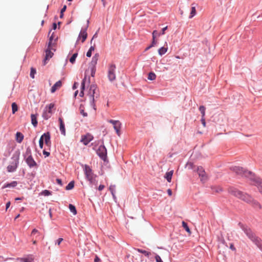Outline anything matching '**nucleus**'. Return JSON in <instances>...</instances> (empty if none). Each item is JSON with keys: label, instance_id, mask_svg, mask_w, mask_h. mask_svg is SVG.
<instances>
[{"label": "nucleus", "instance_id": "5", "mask_svg": "<svg viewBox=\"0 0 262 262\" xmlns=\"http://www.w3.org/2000/svg\"><path fill=\"white\" fill-rule=\"evenodd\" d=\"M54 107V103H50L46 105L42 114V117L45 120L49 119L53 114V109Z\"/></svg>", "mask_w": 262, "mask_h": 262}, {"label": "nucleus", "instance_id": "51", "mask_svg": "<svg viewBox=\"0 0 262 262\" xmlns=\"http://www.w3.org/2000/svg\"><path fill=\"white\" fill-rule=\"evenodd\" d=\"M95 45H94V46H92L90 48V49H89V50L90 51H91V52H92L93 51H94L95 50Z\"/></svg>", "mask_w": 262, "mask_h": 262}, {"label": "nucleus", "instance_id": "20", "mask_svg": "<svg viewBox=\"0 0 262 262\" xmlns=\"http://www.w3.org/2000/svg\"><path fill=\"white\" fill-rule=\"evenodd\" d=\"M86 81V77H84V78L82 80L81 85V91L79 94V96L81 97H83L84 96V90L85 89V82Z\"/></svg>", "mask_w": 262, "mask_h": 262}, {"label": "nucleus", "instance_id": "38", "mask_svg": "<svg viewBox=\"0 0 262 262\" xmlns=\"http://www.w3.org/2000/svg\"><path fill=\"white\" fill-rule=\"evenodd\" d=\"M77 55H78V53H74L72 55V56L70 58V62H71L72 63H74V62L75 61L76 57H77Z\"/></svg>", "mask_w": 262, "mask_h": 262}, {"label": "nucleus", "instance_id": "57", "mask_svg": "<svg viewBox=\"0 0 262 262\" xmlns=\"http://www.w3.org/2000/svg\"><path fill=\"white\" fill-rule=\"evenodd\" d=\"M257 187H258V189H259V192L262 194V185H258Z\"/></svg>", "mask_w": 262, "mask_h": 262}, {"label": "nucleus", "instance_id": "2", "mask_svg": "<svg viewBox=\"0 0 262 262\" xmlns=\"http://www.w3.org/2000/svg\"><path fill=\"white\" fill-rule=\"evenodd\" d=\"M84 173L90 184L96 187L98 184L97 176L93 173L92 169L88 165H85L84 166Z\"/></svg>", "mask_w": 262, "mask_h": 262}, {"label": "nucleus", "instance_id": "25", "mask_svg": "<svg viewBox=\"0 0 262 262\" xmlns=\"http://www.w3.org/2000/svg\"><path fill=\"white\" fill-rule=\"evenodd\" d=\"M195 14H196L195 5H194V4H192L189 18H192Z\"/></svg>", "mask_w": 262, "mask_h": 262}, {"label": "nucleus", "instance_id": "43", "mask_svg": "<svg viewBox=\"0 0 262 262\" xmlns=\"http://www.w3.org/2000/svg\"><path fill=\"white\" fill-rule=\"evenodd\" d=\"M42 193L45 195H49L51 194L50 191L49 190H45L43 191Z\"/></svg>", "mask_w": 262, "mask_h": 262}, {"label": "nucleus", "instance_id": "46", "mask_svg": "<svg viewBox=\"0 0 262 262\" xmlns=\"http://www.w3.org/2000/svg\"><path fill=\"white\" fill-rule=\"evenodd\" d=\"M80 113L83 115V117H86L88 116L87 113H85L83 110H80Z\"/></svg>", "mask_w": 262, "mask_h": 262}, {"label": "nucleus", "instance_id": "27", "mask_svg": "<svg viewBox=\"0 0 262 262\" xmlns=\"http://www.w3.org/2000/svg\"><path fill=\"white\" fill-rule=\"evenodd\" d=\"M249 203L251 204L252 205V206L254 207H255V208H257V209L261 208V205H260V204L258 202L253 200V199H252V202H251L250 203Z\"/></svg>", "mask_w": 262, "mask_h": 262}, {"label": "nucleus", "instance_id": "49", "mask_svg": "<svg viewBox=\"0 0 262 262\" xmlns=\"http://www.w3.org/2000/svg\"><path fill=\"white\" fill-rule=\"evenodd\" d=\"M95 71H96V68L93 67L92 69V73H91L92 76L93 77L94 76V74L95 73Z\"/></svg>", "mask_w": 262, "mask_h": 262}, {"label": "nucleus", "instance_id": "16", "mask_svg": "<svg viewBox=\"0 0 262 262\" xmlns=\"http://www.w3.org/2000/svg\"><path fill=\"white\" fill-rule=\"evenodd\" d=\"M62 86V82L60 80L56 82L51 89V93H54L56 90L59 89Z\"/></svg>", "mask_w": 262, "mask_h": 262}, {"label": "nucleus", "instance_id": "62", "mask_svg": "<svg viewBox=\"0 0 262 262\" xmlns=\"http://www.w3.org/2000/svg\"><path fill=\"white\" fill-rule=\"evenodd\" d=\"M99 261H100L99 258L98 256H96V257L94 259V261L95 262H99Z\"/></svg>", "mask_w": 262, "mask_h": 262}, {"label": "nucleus", "instance_id": "17", "mask_svg": "<svg viewBox=\"0 0 262 262\" xmlns=\"http://www.w3.org/2000/svg\"><path fill=\"white\" fill-rule=\"evenodd\" d=\"M43 137L44 138L45 144L47 145H49L50 143V135L49 133H45L43 134Z\"/></svg>", "mask_w": 262, "mask_h": 262}, {"label": "nucleus", "instance_id": "9", "mask_svg": "<svg viewBox=\"0 0 262 262\" xmlns=\"http://www.w3.org/2000/svg\"><path fill=\"white\" fill-rule=\"evenodd\" d=\"M97 87L95 84H92L91 85L90 87V89L88 93V95L90 96L91 101L94 103L95 99V95H96V98L98 97V94H97Z\"/></svg>", "mask_w": 262, "mask_h": 262}, {"label": "nucleus", "instance_id": "1", "mask_svg": "<svg viewBox=\"0 0 262 262\" xmlns=\"http://www.w3.org/2000/svg\"><path fill=\"white\" fill-rule=\"evenodd\" d=\"M228 191L231 195L246 203H250L252 201V198L250 195L235 187H229L228 189Z\"/></svg>", "mask_w": 262, "mask_h": 262}, {"label": "nucleus", "instance_id": "39", "mask_svg": "<svg viewBox=\"0 0 262 262\" xmlns=\"http://www.w3.org/2000/svg\"><path fill=\"white\" fill-rule=\"evenodd\" d=\"M36 73V70L33 68H31V72H30V77L32 78H34V75Z\"/></svg>", "mask_w": 262, "mask_h": 262}, {"label": "nucleus", "instance_id": "28", "mask_svg": "<svg viewBox=\"0 0 262 262\" xmlns=\"http://www.w3.org/2000/svg\"><path fill=\"white\" fill-rule=\"evenodd\" d=\"M17 185V182L16 181H13L11 183L5 184L4 186V188L15 187Z\"/></svg>", "mask_w": 262, "mask_h": 262}, {"label": "nucleus", "instance_id": "50", "mask_svg": "<svg viewBox=\"0 0 262 262\" xmlns=\"http://www.w3.org/2000/svg\"><path fill=\"white\" fill-rule=\"evenodd\" d=\"M104 187L105 186L104 185H100L98 189L99 191H101L102 189H104Z\"/></svg>", "mask_w": 262, "mask_h": 262}, {"label": "nucleus", "instance_id": "6", "mask_svg": "<svg viewBox=\"0 0 262 262\" xmlns=\"http://www.w3.org/2000/svg\"><path fill=\"white\" fill-rule=\"evenodd\" d=\"M12 159L13 161L11 162L10 165L7 166V170L10 172H13L16 169L19 163V155H13Z\"/></svg>", "mask_w": 262, "mask_h": 262}, {"label": "nucleus", "instance_id": "34", "mask_svg": "<svg viewBox=\"0 0 262 262\" xmlns=\"http://www.w3.org/2000/svg\"><path fill=\"white\" fill-rule=\"evenodd\" d=\"M205 106L202 105V106H200V107H199V110L201 112V114H202V117H205Z\"/></svg>", "mask_w": 262, "mask_h": 262}, {"label": "nucleus", "instance_id": "15", "mask_svg": "<svg viewBox=\"0 0 262 262\" xmlns=\"http://www.w3.org/2000/svg\"><path fill=\"white\" fill-rule=\"evenodd\" d=\"M58 121L59 122V129L62 135H66V128L64 122L61 118H59Z\"/></svg>", "mask_w": 262, "mask_h": 262}, {"label": "nucleus", "instance_id": "37", "mask_svg": "<svg viewBox=\"0 0 262 262\" xmlns=\"http://www.w3.org/2000/svg\"><path fill=\"white\" fill-rule=\"evenodd\" d=\"M182 226L186 230V231L189 233H191L189 228L188 227L187 224L185 222H182Z\"/></svg>", "mask_w": 262, "mask_h": 262}, {"label": "nucleus", "instance_id": "8", "mask_svg": "<svg viewBox=\"0 0 262 262\" xmlns=\"http://www.w3.org/2000/svg\"><path fill=\"white\" fill-rule=\"evenodd\" d=\"M245 233L249 237V238L254 242L260 248V249L262 251V246L260 245V242L259 239L255 236L254 234L250 229H245L244 230Z\"/></svg>", "mask_w": 262, "mask_h": 262}, {"label": "nucleus", "instance_id": "55", "mask_svg": "<svg viewBox=\"0 0 262 262\" xmlns=\"http://www.w3.org/2000/svg\"><path fill=\"white\" fill-rule=\"evenodd\" d=\"M43 154L45 155L46 157H48L50 155V152L44 150L43 151Z\"/></svg>", "mask_w": 262, "mask_h": 262}, {"label": "nucleus", "instance_id": "31", "mask_svg": "<svg viewBox=\"0 0 262 262\" xmlns=\"http://www.w3.org/2000/svg\"><path fill=\"white\" fill-rule=\"evenodd\" d=\"M69 209L71 212H72L74 215H76L77 213L76 209L75 207L72 204L69 205Z\"/></svg>", "mask_w": 262, "mask_h": 262}, {"label": "nucleus", "instance_id": "64", "mask_svg": "<svg viewBox=\"0 0 262 262\" xmlns=\"http://www.w3.org/2000/svg\"><path fill=\"white\" fill-rule=\"evenodd\" d=\"M39 147H40L41 148H43V143H39Z\"/></svg>", "mask_w": 262, "mask_h": 262}, {"label": "nucleus", "instance_id": "33", "mask_svg": "<svg viewBox=\"0 0 262 262\" xmlns=\"http://www.w3.org/2000/svg\"><path fill=\"white\" fill-rule=\"evenodd\" d=\"M17 110H18V107H17V104L15 102L12 103V113L15 114V112L17 111Z\"/></svg>", "mask_w": 262, "mask_h": 262}, {"label": "nucleus", "instance_id": "19", "mask_svg": "<svg viewBox=\"0 0 262 262\" xmlns=\"http://www.w3.org/2000/svg\"><path fill=\"white\" fill-rule=\"evenodd\" d=\"M99 58V54H96L92 58V61H91V64L92 65L93 68H95V66L97 63L98 60Z\"/></svg>", "mask_w": 262, "mask_h": 262}, {"label": "nucleus", "instance_id": "60", "mask_svg": "<svg viewBox=\"0 0 262 262\" xmlns=\"http://www.w3.org/2000/svg\"><path fill=\"white\" fill-rule=\"evenodd\" d=\"M78 83L75 82L74 85H73V89L75 90L77 88Z\"/></svg>", "mask_w": 262, "mask_h": 262}, {"label": "nucleus", "instance_id": "45", "mask_svg": "<svg viewBox=\"0 0 262 262\" xmlns=\"http://www.w3.org/2000/svg\"><path fill=\"white\" fill-rule=\"evenodd\" d=\"M63 238H59L56 242V244H57L58 245H59L60 243L62 242Z\"/></svg>", "mask_w": 262, "mask_h": 262}, {"label": "nucleus", "instance_id": "7", "mask_svg": "<svg viewBox=\"0 0 262 262\" xmlns=\"http://www.w3.org/2000/svg\"><path fill=\"white\" fill-rule=\"evenodd\" d=\"M26 156H28L26 159V162L30 167H33L37 165L36 162L31 156V151L29 148L27 149Z\"/></svg>", "mask_w": 262, "mask_h": 262}, {"label": "nucleus", "instance_id": "23", "mask_svg": "<svg viewBox=\"0 0 262 262\" xmlns=\"http://www.w3.org/2000/svg\"><path fill=\"white\" fill-rule=\"evenodd\" d=\"M31 123L32 125L36 127L37 125V116L36 115L32 114L31 115Z\"/></svg>", "mask_w": 262, "mask_h": 262}, {"label": "nucleus", "instance_id": "61", "mask_svg": "<svg viewBox=\"0 0 262 262\" xmlns=\"http://www.w3.org/2000/svg\"><path fill=\"white\" fill-rule=\"evenodd\" d=\"M167 193L169 196H171L172 195V191L170 189H168L167 190Z\"/></svg>", "mask_w": 262, "mask_h": 262}, {"label": "nucleus", "instance_id": "24", "mask_svg": "<svg viewBox=\"0 0 262 262\" xmlns=\"http://www.w3.org/2000/svg\"><path fill=\"white\" fill-rule=\"evenodd\" d=\"M24 139L23 135L20 132H17L16 134V140L18 143H21Z\"/></svg>", "mask_w": 262, "mask_h": 262}, {"label": "nucleus", "instance_id": "4", "mask_svg": "<svg viewBox=\"0 0 262 262\" xmlns=\"http://www.w3.org/2000/svg\"><path fill=\"white\" fill-rule=\"evenodd\" d=\"M53 37H50L49 42L48 43V48L46 51V56L43 60V64H46V61L52 57L54 53L53 51H55V49L53 48L54 45L52 43Z\"/></svg>", "mask_w": 262, "mask_h": 262}, {"label": "nucleus", "instance_id": "32", "mask_svg": "<svg viewBox=\"0 0 262 262\" xmlns=\"http://www.w3.org/2000/svg\"><path fill=\"white\" fill-rule=\"evenodd\" d=\"M137 250L140 252V253H141L143 254H144L145 256L148 257L149 256V255L150 254V253L148 252V251H146L145 250H142V249H137Z\"/></svg>", "mask_w": 262, "mask_h": 262}, {"label": "nucleus", "instance_id": "11", "mask_svg": "<svg viewBox=\"0 0 262 262\" xmlns=\"http://www.w3.org/2000/svg\"><path fill=\"white\" fill-rule=\"evenodd\" d=\"M97 154L103 160L106 158L107 151L104 145H100L96 150Z\"/></svg>", "mask_w": 262, "mask_h": 262}, {"label": "nucleus", "instance_id": "54", "mask_svg": "<svg viewBox=\"0 0 262 262\" xmlns=\"http://www.w3.org/2000/svg\"><path fill=\"white\" fill-rule=\"evenodd\" d=\"M38 232V231L37 229H34L31 232V235H34Z\"/></svg>", "mask_w": 262, "mask_h": 262}, {"label": "nucleus", "instance_id": "12", "mask_svg": "<svg viewBox=\"0 0 262 262\" xmlns=\"http://www.w3.org/2000/svg\"><path fill=\"white\" fill-rule=\"evenodd\" d=\"M88 23L89 21H88V24L86 25V27L81 29L78 37V40L81 39L82 42H83L86 40L88 36L86 30L88 27Z\"/></svg>", "mask_w": 262, "mask_h": 262}, {"label": "nucleus", "instance_id": "10", "mask_svg": "<svg viewBox=\"0 0 262 262\" xmlns=\"http://www.w3.org/2000/svg\"><path fill=\"white\" fill-rule=\"evenodd\" d=\"M115 69L116 66L114 64L110 65L108 70V78L111 81L116 79Z\"/></svg>", "mask_w": 262, "mask_h": 262}, {"label": "nucleus", "instance_id": "18", "mask_svg": "<svg viewBox=\"0 0 262 262\" xmlns=\"http://www.w3.org/2000/svg\"><path fill=\"white\" fill-rule=\"evenodd\" d=\"M121 123H120V122L119 121H118L117 123H116L113 125L114 126V128L116 130V133L117 134V135L118 136H120V128H121Z\"/></svg>", "mask_w": 262, "mask_h": 262}, {"label": "nucleus", "instance_id": "52", "mask_svg": "<svg viewBox=\"0 0 262 262\" xmlns=\"http://www.w3.org/2000/svg\"><path fill=\"white\" fill-rule=\"evenodd\" d=\"M67 6L64 5L63 8L61 9L60 13H63V12L66 10Z\"/></svg>", "mask_w": 262, "mask_h": 262}, {"label": "nucleus", "instance_id": "58", "mask_svg": "<svg viewBox=\"0 0 262 262\" xmlns=\"http://www.w3.org/2000/svg\"><path fill=\"white\" fill-rule=\"evenodd\" d=\"M92 55V52L90 51L89 50L86 53V56L90 57Z\"/></svg>", "mask_w": 262, "mask_h": 262}, {"label": "nucleus", "instance_id": "26", "mask_svg": "<svg viewBox=\"0 0 262 262\" xmlns=\"http://www.w3.org/2000/svg\"><path fill=\"white\" fill-rule=\"evenodd\" d=\"M211 189L213 192H215L216 193H220L223 191L222 188L219 186H212L211 187Z\"/></svg>", "mask_w": 262, "mask_h": 262}, {"label": "nucleus", "instance_id": "14", "mask_svg": "<svg viewBox=\"0 0 262 262\" xmlns=\"http://www.w3.org/2000/svg\"><path fill=\"white\" fill-rule=\"evenodd\" d=\"M93 139V136L90 133H87L86 135L82 136L81 142H82L85 145H88Z\"/></svg>", "mask_w": 262, "mask_h": 262}, {"label": "nucleus", "instance_id": "3", "mask_svg": "<svg viewBox=\"0 0 262 262\" xmlns=\"http://www.w3.org/2000/svg\"><path fill=\"white\" fill-rule=\"evenodd\" d=\"M231 169L237 174L241 175V176H244L246 177L251 179L252 178L253 173L251 171H248L246 169H244L242 167L239 166H234L231 168Z\"/></svg>", "mask_w": 262, "mask_h": 262}, {"label": "nucleus", "instance_id": "48", "mask_svg": "<svg viewBox=\"0 0 262 262\" xmlns=\"http://www.w3.org/2000/svg\"><path fill=\"white\" fill-rule=\"evenodd\" d=\"M56 182L57 183L60 185V186H62V181L61 179H56Z\"/></svg>", "mask_w": 262, "mask_h": 262}, {"label": "nucleus", "instance_id": "35", "mask_svg": "<svg viewBox=\"0 0 262 262\" xmlns=\"http://www.w3.org/2000/svg\"><path fill=\"white\" fill-rule=\"evenodd\" d=\"M74 186V182L71 181L66 186V189L67 190H71L73 188Z\"/></svg>", "mask_w": 262, "mask_h": 262}, {"label": "nucleus", "instance_id": "36", "mask_svg": "<svg viewBox=\"0 0 262 262\" xmlns=\"http://www.w3.org/2000/svg\"><path fill=\"white\" fill-rule=\"evenodd\" d=\"M110 190L111 191V193H112L114 199H115V198H116V196L115 195V185L110 186Z\"/></svg>", "mask_w": 262, "mask_h": 262}, {"label": "nucleus", "instance_id": "30", "mask_svg": "<svg viewBox=\"0 0 262 262\" xmlns=\"http://www.w3.org/2000/svg\"><path fill=\"white\" fill-rule=\"evenodd\" d=\"M156 75L154 72H150L148 74V79L150 80H154L156 79Z\"/></svg>", "mask_w": 262, "mask_h": 262}, {"label": "nucleus", "instance_id": "40", "mask_svg": "<svg viewBox=\"0 0 262 262\" xmlns=\"http://www.w3.org/2000/svg\"><path fill=\"white\" fill-rule=\"evenodd\" d=\"M156 262H163L159 255L156 254L155 256Z\"/></svg>", "mask_w": 262, "mask_h": 262}, {"label": "nucleus", "instance_id": "44", "mask_svg": "<svg viewBox=\"0 0 262 262\" xmlns=\"http://www.w3.org/2000/svg\"><path fill=\"white\" fill-rule=\"evenodd\" d=\"M201 122L203 125L204 127H205L206 126V122H205V117H202L201 118Z\"/></svg>", "mask_w": 262, "mask_h": 262}, {"label": "nucleus", "instance_id": "47", "mask_svg": "<svg viewBox=\"0 0 262 262\" xmlns=\"http://www.w3.org/2000/svg\"><path fill=\"white\" fill-rule=\"evenodd\" d=\"M118 121V120H108V122L112 123L113 125L117 123Z\"/></svg>", "mask_w": 262, "mask_h": 262}, {"label": "nucleus", "instance_id": "53", "mask_svg": "<svg viewBox=\"0 0 262 262\" xmlns=\"http://www.w3.org/2000/svg\"><path fill=\"white\" fill-rule=\"evenodd\" d=\"M167 29V26H166V27H165L163 28L162 29V32H161V33L160 34H162V35L164 34H165V30H166Z\"/></svg>", "mask_w": 262, "mask_h": 262}, {"label": "nucleus", "instance_id": "42", "mask_svg": "<svg viewBox=\"0 0 262 262\" xmlns=\"http://www.w3.org/2000/svg\"><path fill=\"white\" fill-rule=\"evenodd\" d=\"M155 39V38L152 37V41L150 45V47H154L157 44V41Z\"/></svg>", "mask_w": 262, "mask_h": 262}, {"label": "nucleus", "instance_id": "29", "mask_svg": "<svg viewBox=\"0 0 262 262\" xmlns=\"http://www.w3.org/2000/svg\"><path fill=\"white\" fill-rule=\"evenodd\" d=\"M167 51V48L163 47L160 48L158 50V53L160 55L162 56L163 54H164L165 53H166Z\"/></svg>", "mask_w": 262, "mask_h": 262}, {"label": "nucleus", "instance_id": "22", "mask_svg": "<svg viewBox=\"0 0 262 262\" xmlns=\"http://www.w3.org/2000/svg\"><path fill=\"white\" fill-rule=\"evenodd\" d=\"M173 171L171 170L169 172L166 173L165 176V178L167 180L168 182H170L171 180V178L173 174Z\"/></svg>", "mask_w": 262, "mask_h": 262}, {"label": "nucleus", "instance_id": "41", "mask_svg": "<svg viewBox=\"0 0 262 262\" xmlns=\"http://www.w3.org/2000/svg\"><path fill=\"white\" fill-rule=\"evenodd\" d=\"M160 34H159L157 30H155L152 32V37H154L156 38L157 36H160Z\"/></svg>", "mask_w": 262, "mask_h": 262}, {"label": "nucleus", "instance_id": "63", "mask_svg": "<svg viewBox=\"0 0 262 262\" xmlns=\"http://www.w3.org/2000/svg\"><path fill=\"white\" fill-rule=\"evenodd\" d=\"M10 202H8L7 204H6V209H8V208L10 207Z\"/></svg>", "mask_w": 262, "mask_h": 262}, {"label": "nucleus", "instance_id": "21", "mask_svg": "<svg viewBox=\"0 0 262 262\" xmlns=\"http://www.w3.org/2000/svg\"><path fill=\"white\" fill-rule=\"evenodd\" d=\"M18 259H19L20 261L21 262H32L34 258L32 257V255H29L28 257L27 258H18Z\"/></svg>", "mask_w": 262, "mask_h": 262}, {"label": "nucleus", "instance_id": "13", "mask_svg": "<svg viewBox=\"0 0 262 262\" xmlns=\"http://www.w3.org/2000/svg\"><path fill=\"white\" fill-rule=\"evenodd\" d=\"M198 173L202 182L204 183L207 181L208 179L207 176L204 169L202 167H198Z\"/></svg>", "mask_w": 262, "mask_h": 262}, {"label": "nucleus", "instance_id": "56", "mask_svg": "<svg viewBox=\"0 0 262 262\" xmlns=\"http://www.w3.org/2000/svg\"><path fill=\"white\" fill-rule=\"evenodd\" d=\"M230 248L233 250V251H235V248L234 247V245L233 244H231L230 245Z\"/></svg>", "mask_w": 262, "mask_h": 262}, {"label": "nucleus", "instance_id": "59", "mask_svg": "<svg viewBox=\"0 0 262 262\" xmlns=\"http://www.w3.org/2000/svg\"><path fill=\"white\" fill-rule=\"evenodd\" d=\"M43 140H44V138H43V135H42L41 136V137L40 138L39 143H43Z\"/></svg>", "mask_w": 262, "mask_h": 262}]
</instances>
